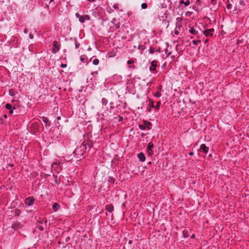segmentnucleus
I'll list each match as a JSON object with an SVG mask.
<instances>
[{"label":"nucleus","instance_id":"1","mask_svg":"<svg viewBox=\"0 0 249 249\" xmlns=\"http://www.w3.org/2000/svg\"><path fill=\"white\" fill-rule=\"evenodd\" d=\"M87 150L86 145L82 143L80 145L78 146L73 153L77 156H82Z\"/></svg>","mask_w":249,"mask_h":249},{"label":"nucleus","instance_id":"2","mask_svg":"<svg viewBox=\"0 0 249 249\" xmlns=\"http://www.w3.org/2000/svg\"><path fill=\"white\" fill-rule=\"evenodd\" d=\"M60 49V44L56 41L53 42V48L52 49V53H56Z\"/></svg>","mask_w":249,"mask_h":249},{"label":"nucleus","instance_id":"3","mask_svg":"<svg viewBox=\"0 0 249 249\" xmlns=\"http://www.w3.org/2000/svg\"><path fill=\"white\" fill-rule=\"evenodd\" d=\"M44 223L45 224H46L47 223V220L46 218H43L41 221H39L36 224V228L38 229L40 231H42L44 230V228L43 226H41L40 224H42L43 223Z\"/></svg>","mask_w":249,"mask_h":249},{"label":"nucleus","instance_id":"4","mask_svg":"<svg viewBox=\"0 0 249 249\" xmlns=\"http://www.w3.org/2000/svg\"><path fill=\"white\" fill-rule=\"evenodd\" d=\"M154 147V144L152 142H150L147 146V153L148 156H151L153 154L152 149Z\"/></svg>","mask_w":249,"mask_h":249},{"label":"nucleus","instance_id":"5","mask_svg":"<svg viewBox=\"0 0 249 249\" xmlns=\"http://www.w3.org/2000/svg\"><path fill=\"white\" fill-rule=\"evenodd\" d=\"M35 202L33 197H28L25 199V203L28 206L33 205Z\"/></svg>","mask_w":249,"mask_h":249},{"label":"nucleus","instance_id":"6","mask_svg":"<svg viewBox=\"0 0 249 249\" xmlns=\"http://www.w3.org/2000/svg\"><path fill=\"white\" fill-rule=\"evenodd\" d=\"M214 32V29L211 28L210 29H207L203 31L204 34L206 36H213V32Z\"/></svg>","mask_w":249,"mask_h":249},{"label":"nucleus","instance_id":"7","mask_svg":"<svg viewBox=\"0 0 249 249\" xmlns=\"http://www.w3.org/2000/svg\"><path fill=\"white\" fill-rule=\"evenodd\" d=\"M90 20V17L88 15L82 16L79 19V20L81 23H84L86 20Z\"/></svg>","mask_w":249,"mask_h":249},{"label":"nucleus","instance_id":"8","mask_svg":"<svg viewBox=\"0 0 249 249\" xmlns=\"http://www.w3.org/2000/svg\"><path fill=\"white\" fill-rule=\"evenodd\" d=\"M82 143L83 144L86 145L87 149L89 148V149H90L91 148L93 147V142L90 141H84Z\"/></svg>","mask_w":249,"mask_h":249},{"label":"nucleus","instance_id":"9","mask_svg":"<svg viewBox=\"0 0 249 249\" xmlns=\"http://www.w3.org/2000/svg\"><path fill=\"white\" fill-rule=\"evenodd\" d=\"M157 66V62L155 60H154L151 62V66L149 67V70L151 71H154L156 70V68Z\"/></svg>","mask_w":249,"mask_h":249},{"label":"nucleus","instance_id":"10","mask_svg":"<svg viewBox=\"0 0 249 249\" xmlns=\"http://www.w3.org/2000/svg\"><path fill=\"white\" fill-rule=\"evenodd\" d=\"M5 108L8 109V110H9V113L10 114H12L14 112V109H16V107H12L11 105H10V104L9 103H7L5 105Z\"/></svg>","mask_w":249,"mask_h":249},{"label":"nucleus","instance_id":"11","mask_svg":"<svg viewBox=\"0 0 249 249\" xmlns=\"http://www.w3.org/2000/svg\"><path fill=\"white\" fill-rule=\"evenodd\" d=\"M105 210L109 213H111L114 210V207L112 204L107 205L105 206Z\"/></svg>","mask_w":249,"mask_h":249},{"label":"nucleus","instance_id":"12","mask_svg":"<svg viewBox=\"0 0 249 249\" xmlns=\"http://www.w3.org/2000/svg\"><path fill=\"white\" fill-rule=\"evenodd\" d=\"M138 157L140 160V161H144L145 160V157L144 154L142 152H141L138 155Z\"/></svg>","mask_w":249,"mask_h":249},{"label":"nucleus","instance_id":"13","mask_svg":"<svg viewBox=\"0 0 249 249\" xmlns=\"http://www.w3.org/2000/svg\"><path fill=\"white\" fill-rule=\"evenodd\" d=\"M200 149L204 153H207L209 151V147H207L205 144H202L200 145Z\"/></svg>","mask_w":249,"mask_h":249},{"label":"nucleus","instance_id":"14","mask_svg":"<svg viewBox=\"0 0 249 249\" xmlns=\"http://www.w3.org/2000/svg\"><path fill=\"white\" fill-rule=\"evenodd\" d=\"M42 119L43 122L45 124V126H50L51 124L49 123V119H48V118L43 116Z\"/></svg>","mask_w":249,"mask_h":249},{"label":"nucleus","instance_id":"15","mask_svg":"<svg viewBox=\"0 0 249 249\" xmlns=\"http://www.w3.org/2000/svg\"><path fill=\"white\" fill-rule=\"evenodd\" d=\"M189 32L194 35H197L198 34V31L196 30L194 27H191L189 30Z\"/></svg>","mask_w":249,"mask_h":249},{"label":"nucleus","instance_id":"16","mask_svg":"<svg viewBox=\"0 0 249 249\" xmlns=\"http://www.w3.org/2000/svg\"><path fill=\"white\" fill-rule=\"evenodd\" d=\"M59 205L57 203H55L53 204V209L54 212L57 211L58 209L59 208Z\"/></svg>","mask_w":249,"mask_h":249},{"label":"nucleus","instance_id":"17","mask_svg":"<svg viewBox=\"0 0 249 249\" xmlns=\"http://www.w3.org/2000/svg\"><path fill=\"white\" fill-rule=\"evenodd\" d=\"M179 3L181 4H184L185 6H187L190 4V1L189 0H187L186 1H184L183 0H181L179 1Z\"/></svg>","mask_w":249,"mask_h":249},{"label":"nucleus","instance_id":"18","mask_svg":"<svg viewBox=\"0 0 249 249\" xmlns=\"http://www.w3.org/2000/svg\"><path fill=\"white\" fill-rule=\"evenodd\" d=\"M182 234L184 238H187L189 236L188 231L187 230H184L182 232Z\"/></svg>","mask_w":249,"mask_h":249},{"label":"nucleus","instance_id":"19","mask_svg":"<svg viewBox=\"0 0 249 249\" xmlns=\"http://www.w3.org/2000/svg\"><path fill=\"white\" fill-rule=\"evenodd\" d=\"M107 102H108V101L105 98H103L102 99V105H106L107 104Z\"/></svg>","mask_w":249,"mask_h":249},{"label":"nucleus","instance_id":"20","mask_svg":"<svg viewBox=\"0 0 249 249\" xmlns=\"http://www.w3.org/2000/svg\"><path fill=\"white\" fill-rule=\"evenodd\" d=\"M147 4L146 3H142V4H141V7L142 9H145L147 8Z\"/></svg>","mask_w":249,"mask_h":249},{"label":"nucleus","instance_id":"21","mask_svg":"<svg viewBox=\"0 0 249 249\" xmlns=\"http://www.w3.org/2000/svg\"><path fill=\"white\" fill-rule=\"evenodd\" d=\"M93 64L94 65H97L99 63V60L98 59H94L93 60Z\"/></svg>","mask_w":249,"mask_h":249},{"label":"nucleus","instance_id":"22","mask_svg":"<svg viewBox=\"0 0 249 249\" xmlns=\"http://www.w3.org/2000/svg\"><path fill=\"white\" fill-rule=\"evenodd\" d=\"M201 42V40H194L193 41V43L194 45L196 46V45H198V43L199 42Z\"/></svg>","mask_w":249,"mask_h":249},{"label":"nucleus","instance_id":"23","mask_svg":"<svg viewBox=\"0 0 249 249\" xmlns=\"http://www.w3.org/2000/svg\"><path fill=\"white\" fill-rule=\"evenodd\" d=\"M161 95L160 92V91H157L154 93V96L156 97H160Z\"/></svg>","mask_w":249,"mask_h":249},{"label":"nucleus","instance_id":"24","mask_svg":"<svg viewBox=\"0 0 249 249\" xmlns=\"http://www.w3.org/2000/svg\"><path fill=\"white\" fill-rule=\"evenodd\" d=\"M144 124H145V127H146V126H147V127H148V126H150V125H151V123H150V122H148V121H145L144 122Z\"/></svg>","mask_w":249,"mask_h":249},{"label":"nucleus","instance_id":"25","mask_svg":"<svg viewBox=\"0 0 249 249\" xmlns=\"http://www.w3.org/2000/svg\"><path fill=\"white\" fill-rule=\"evenodd\" d=\"M139 127L141 130H144L145 129V126L142 124H139Z\"/></svg>","mask_w":249,"mask_h":249},{"label":"nucleus","instance_id":"26","mask_svg":"<svg viewBox=\"0 0 249 249\" xmlns=\"http://www.w3.org/2000/svg\"><path fill=\"white\" fill-rule=\"evenodd\" d=\"M74 43L75 49L78 48L79 47L80 44L77 42L76 40H75Z\"/></svg>","mask_w":249,"mask_h":249},{"label":"nucleus","instance_id":"27","mask_svg":"<svg viewBox=\"0 0 249 249\" xmlns=\"http://www.w3.org/2000/svg\"><path fill=\"white\" fill-rule=\"evenodd\" d=\"M160 104H161L160 102V101L158 102L157 103L156 106L155 107L157 109H159Z\"/></svg>","mask_w":249,"mask_h":249},{"label":"nucleus","instance_id":"28","mask_svg":"<svg viewBox=\"0 0 249 249\" xmlns=\"http://www.w3.org/2000/svg\"><path fill=\"white\" fill-rule=\"evenodd\" d=\"M231 8H232V4H231L230 3H228V4L227 5V8L228 9H231Z\"/></svg>","mask_w":249,"mask_h":249},{"label":"nucleus","instance_id":"29","mask_svg":"<svg viewBox=\"0 0 249 249\" xmlns=\"http://www.w3.org/2000/svg\"><path fill=\"white\" fill-rule=\"evenodd\" d=\"M155 52V49L153 47H151L150 49V53H153Z\"/></svg>","mask_w":249,"mask_h":249},{"label":"nucleus","instance_id":"30","mask_svg":"<svg viewBox=\"0 0 249 249\" xmlns=\"http://www.w3.org/2000/svg\"><path fill=\"white\" fill-rule=\"evenodd\" d=\"M127 62L128 64L130 65V64H133L134 62L132 60H129L127 61Z\"/></svg>","mask_w":249,"mask_h":249},{"label":"nucleus","instance_id":"31","mask_svg":"<svg viewBox=\"0 0 249 249\" xmlns=\"http://www.w3.org/2000/svg\"><path fill=\"white\" fill-rule=\"evenodd\" d=\"M211 3L213 5H216L217 4V0H211Z\"/></svg>","mask_w":249,"mask_h":249},{"label":"nucleus","instance_id":"32","mask_svg":"<svg viewBox=\"0 0 249 249\" xmlns=\"http://www.w3.org/2000/svg\"><path fill=\"white\" fill-rule=\"evenodd\" d=\"M67 64H62L61 65H60V67L62 68H65L66 67H67Z\"/></svg>","mask_w":249,"mask_h":249},{"label":"nucleus","instance_id":"33","mask_svg":"<svg viewBox=\"0 0 249 249\" xmlns=\"http://www.w3.org/2000/svg\"><path fill=\"white\" fill-rule=\"evenodd\" d=\"M75 16H76V17L77 18H79H79H80L81 17V16H80V15L78 13H76L75 14Z\"/></svg>","mask_w":249,"mask_h":249},{"label":"nucleus","instance_id":"34","mask_svg":"<svg viewBox=\"0 0 249 249\" xmlns=\"http://www.w3.org/2000/svg\"><path fill=\"white\" fill-rule=\"evenodd\" d=\"M113 7L115 9H117L118 10L119 9V7H118V6L117 4H114L113 6Z\"/></svg>","mask_w":249,"mask_h":249},{"label":"nucleus","instance_id":"35","mask_svg":"<svg viewBox=\"0 0 249 249\" xmlns=\"http://www.w3.org/2000/svg\"><path fill=\"white\" fill-rule=\"evenodd\" d=\"M149 105H150L151 107H155L154 106L153 102V101H150Z\"/></svg>","mask_w":249,"mask_h":249},{"label":"nucleus","instance_id":"36","mask_svg":"<svg viewBox=\"0 0 249 249\" xmlns=\"http://www.w3.org/2000/svg\"><path fill=\"white\" fill-rule=\"evenodd\" d=\"M95 74H98V71H95L94 72H92L91 74L92 75H94Z\"/></svg>","mask_w":249,"mask_h":249},{"label":"nucleus","instance_id":"37","mask_svg":"<svg viewBox=\"0 0 249 249\" xmlns=\"http://www.w3.org/2000/svg\"><path fill=\"white\" fill-rule=\"evenodd\" d=\"M29 37L30 39H33L34 38V36L32 34H30Z\"/></svg>","mask_w":249,"mask_h":249},{"label":"nucleus","instance_id":"38","mask_svg":"<svg viewBox=\"0 0 249 249\" xmlns=\"http://www.w3.org/2000/svg\"><path fill=\"white\" fill-rule=\"evenodd\" d=\"M119 121H122V120H123V117L120 116H119Z\"/></svg>","mask_w":249,"mask_h":249},{"label":"nucleus","instance_id":"39","mask_svg":"<svg viewBox=\"0 0 249 249\" xmlns=\"http://www.w3.org/2000/svg\"><path fill=\"white\" fill-rule=\"evenodd\" d=\"M28 30H27V29H25L24 30V33L25 34H27V33H28Z\"/></svg>","mask_w":249,"mask_h":249},{"label":"nucleus","instance_id":"40","mask_svg":"<svg viewBox=\"0 0 249 249\" xmlns=\"http://www.w3.org/2000/svg\"><path fill=\"white\" fill-rule=\"evenodd\" d=\"M189 155H190V156H193V155H194V153L193 152H190V153H189Z\"/></svg>","mask_w":249,"mask_h":249},{"label":"nucleus","instance_id":"41","mask_svg":"<svg viewBox=\"0 0 249 249\" xmlns=\"http://www.w3.org/2000/svg\"><path fill=\"white\" fill-rule=\"evenodd\" d=\"M53 0H50V4H51L53 2L52 5H53L54 4Z\"/></svg>","mask_w":249,"mask_h":249},{"label":"nucleus","instance_id":"42","mask_svg":"<svg viewBox=\"0 0 249 249\" xmlns=\"http://www.w3.org/2000/svg\"><path fill=\"white\" fill-rule=\"evenodd\" d=\"M70 239V238L69 237H68L66 238V241L68 242Z\"/></svg>","mask_w":249,"mask_h":249},{"label":"nucleus","instance_id":"43","mask_svg":"<svg viewBox=\"0 0 249 249\" xmlns=\"http://www.w3.org/2000/svg\"><path fill=\"white\" fill-rule=\"evenodd\" d=\"M195 237V234H193L191 235V238H194Z\"/></svg>","mask_w":249,"mask_h":249},{"label":"nucleus","instance_id":"44","mask_svg":"<svg viewBox=\"0 0 249 249\" xmlns=\"http://www.w3.org/2000/svg\"><path fill=\"white\" fill-rule=\"evenodd\" d=\"M129 68L134 69V68H135V66H134V65H132V66H129Z\"/></svg>","mask_w":249,"mask_h":249},{"label":"nucleus","instance_id":"45","mask_svg":"<svg viewBox=\"0 0 249 249\" xmlns=\"http://www.w3.org/2000/svg\"><path fill=\"white\" fill-rule=\"evenodd\" d=\"M200 0H196V3H197V4H198H198H200L199 2H200Z\"/></svg>","mask_w":249,"mask_h":249},{"label":"nucleus","instance_id":"46","mask_svg":"<svg viewBox=\"0 0 249 249\" xmlns=\"http://www.w3.org/2000/svg\"><path fill=\"white\" fill-rule=\"evenodd\" d=\"M119 27H120L119 25H118V24H116V28H119Z\"/></svg>","mask_w":249,"mask_h":249},{"label":"nucleus","instance_id":"47","mask_svg":"<svg viewBox=\"0 0 249 249\" xmlns=\"http://www.w3.org/2000/svg\"><path fill=\"white\" fill-rule=\"evenodd\" d=\"M80 59H81V61H84V58H82V57H80Z\"/></svg>","mask_w":249,"mask_h":249},{"label":"nucleus","instance_id":"48","mask_svg":"<svg viewBox=\"0 0 249 249\" xmlns=\"http://www.w3.org/2000/svg\"><path fill=\"white\" fill-rule=\"evenodd\" d=\"M89 1H90V2H93L95 0H88Z\"/></svg>","mask_w":249,"mask_h":249},{"label":"nucleus","instance_id":"49","mask_svg":"<svg viewBox=\"0 0 249 249\" xmlns=\"http://www.w3.org/2000/svg\"><path fill=\"white\" fill-rule=\"evenodd\" d=\"M175 34H178V31H176V32H175Z\"/></svg>","mask_w":249,"mask_h":249},{"label":"nucleus","instance_id":"50","mask_svg":"<svg viewBox=\"0 0 249 249\" xmlns=\"http://www.w3.org/2000/svg\"><path fill=\"white\" fill-rule=\"evenodd\" d=\"M171 52H170V53H168V54H167V55H170V54H171Z\"/></svg>","mask_w":249,"mask_h":249},{"label":"nucleus","instance_id":"51","mask_svg":"<svg viewBox=\"0 0 249 249\" xmlns=\"http://www.w3.org/2000/svg\"><path fill=\"white\" fill-rule=\"evenodd\" d=\"M156 51H157V52H160V49H159V50H156Z\"/></svg>","mask_w":249,"mask_h":249},{"label":"nucleus","instance_id":"52","mask_svg":"<svg viewBox=\"0 0 249 249\" xmlns=\"http://www.w3.org/2000/svg\"><path fill=\"white\" fill-rule=\"evenodd\" d=\"M4 117L5 118H6V117H7L6 115H4Z\"/></svg>","mask_w":249,"mask_h":249},{"label":"nucleus","instance_id":"53","mask_svg":"<svg viewBox=\"0 0 249 249\" xmlns=\"http://www.w3.org/2000/svg\"><path fill=\"white\" fill-rule=\"evenodd\" d=\"M123 206H124V207H125V204H124V203H123Z\"/></svg>","mask_w":249,"mask_h":249},{"label":"nucleus","instance_id":"54","mask_svg":"<svg viewBox=\"0 0 249 249\" xmlns=\"http://www.w3.org/2000/svg\"><path fill=\"white\" fill-rule=\"evenodd\" d=\"M55 182L56 183L57 182V180H56V178L55 179Z\"/></svg>","mask_w":249,"mask_h":249},{"label":"nucleus","instance_id":"55","mask_svg":"<svg viewBox=\"0 0 249 249\" xmlns=\"http://www.w3.org/2000/svg\"><path fill=\"white\" fill-rule=\"evenodd\" d=\"M191 39L193 38V36H191Z\"/></svg>","mask_w":249,"mask_h":249}]
</instances>
